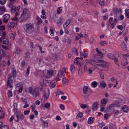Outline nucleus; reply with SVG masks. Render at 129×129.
<instances>
[{
	"mask_svg": "<svg viewBox=\"0 0 129 129\" xmlns=\"http://www.w3.org/2000/svg\"><path fill=\"white\" fill-rule=\"evenodd\" d=\"M101 64L104 68H107L109 66V64L108 62L104 61L103 60H101Z\"/></svg>",
	"mask_w": 129,
	"mask_h": 129,
	"instance_id": "9b49d317",
	"label": "nucleus"
},
{
	"mask_svg": "<svg viewBox=\"0 0 129 129\" xmlns=\"http://www.w3.org/2000/svg\"><path fill=\"white\" fill-rule=\"evenodd\" d=\"M7 39L5 38H0V42H3L5 44H7L8 43Z\"/></svg>",
	"mask_w": 129,
	"mask_h": 129,
	"instance_id": "5701e85b",
	"label": "nucleus"
},
{
	"mask_svg": "<svg viewBox=\"0 0 129 129\" xmlns=\"http://www.w3.org/2000/svg\"><path fill=\"white\" fill-rule=\"evenodd\" d=\"M74 64H76L79 66H80L81 65V63L79 60H78L76 62L74 61Z\"/></svg>",
	"mask_w": 129,
	"mask_h": 129,
	"instance_id": "79ce46f5",
	"label": "nucleus"
},
{
	"mask_svg": "<svg viewBox=\"0 0 129 129\" xmlns=\"http://www.w3.org/2000/svg\"><path fill=\"white\" fill-rule=\"evenodd\" d=\"M84 70V71L87 72L88 71V69L86 65H84L83 67Z\"/></svg>",
	"mask_w": 129,
	"mask_h": 129,
	"instance_id": "774afa93",
	"label": "nucleus"
},
{
	"mask_svg": "<svg viewBox=\"0 0 129 129\" xmlns=\"http://www.w3.org/2000/svg\"><path fill=\"white\" fill-rule=\"evenodd\" d=\"M12 74H9L8 76V81L7 85L8 86L11 87L10 85L11 83H13V79L14 77L16 76V70L15 68H13L12 69Z\"/></svg>",
	"mask_w": 129,
	"mask_h": 129,
	"instance_id": "7ed1b4c3",
	"label": "nucleus"
},
{
	"mask_svg": "<svg viewBox=\"0 0 129 129\" xmlns=\"http://www.w3.org/2000/svg\"><path fill=\"white\" fill-rule=\"evenodd\" d=\"M124 100L121 99H119L115 102V105L117 107L123 105L124 103Z\"/></svg>",
	"mask_w": 129,
	"mask_h": 129,
	"instance_id": "1a4fd4ad",
	"label": "nucleus"
},
{
	"mask_svg": "<svg viewBox=\"0 0 129 129\" xmlns=\"http://www.w3.org/2000/svg\"><path fill=\"white\" fill-rule=\"evenodd\" d=\"M83 114L81 113H78L77 115L76 118H78L79 117L81 118L83 116Z\"/></svg>",
	"mask_w": 129,
	"mask_h": 129,
	"instance_id": "5fc2aeb1",
	"label": "nucleus"
},
{
	"mask_svg": "<svg viewBox=\"0 0 129 129\" xmlns=\"http://www.w3.org/2000/svg\"><path fill=\"white\" fill-rule=\"evenodd\" d=\"M24 30L26 32L29 34L32 33L33 32L34 24L31 23H27L23 25Z\"/></svg>",
	"mask_w": 129,
	"mask_h": 129,
	"instance_id": "f03ea898",
	"label": "nucleus"
},
{
	"mask_svg": "<svg viewBox=\"0 0 129 129\" xmlns=\"http://www.w3.org/2000/svg\"><path fill=\"white\" fill-rule=\"evenodd\" d=\"M5 26L4 25L0 26V31H4L5 29Z\"/></svg>",
	"mask_w": 129,
	"mask_h": 129,
	"instance_id": "13d9d810",
	"label": "nucleus"
},
{
	"mask_svg": "<svg viewBox=\"0 0 129 129\" xmlns=\"http://www.w3.org/2000/svg\"><path fill=\"white\" fill-rule=\"evenodd\" d=\"M22 87L21 85V83H18L16 85V88H17L18 87Z\"/></svg>",
	"mask_w": 129,
	"mask_h": 129,
	"instance_id": "338daca9",
	"label": "nucleus"
},
{
	"mask_svg": "<svg viewBox=\"0 0 129 129\" xmlns=\"http://www.w3.org/2000/svg\"><path fill=\"white\" fill-rule=\"evenodd\" d=\"M10 16V14H6L4 15L3 16V21L4 23H7L8 22Z\"/></svg>",
	"mask_w": 129,
	"mask_h": 129,
	"instance_id": "0eeeda50",
	"label": "nucleus"
},
{
	"mask_svg": "<svg viewBox=\"0 0 129 129\" xmlns=\"http://www.w3.org/2000/svg\"><path fill=\"white\" fill-rule=\"evenodd\" d=\"M99 4L101 6H103L104 5V1H100L99 2Z\"/></svg>",
	"mask_w": 129,
	"mask_h": 129,
	"instance_id": "052dcab7",
	"label": "nucleus"
},
{
	"mask_svg": "<svg viewBox=\"0 0 129 129\" xmlns=\"http://www.w3.org/2000/svg\"><path fill=\"white\" fill-rule=\"evenodd\" d=\"M94 67L95 69H98L100 71H102L104 70V68L102 67L101 63L95 65Z\"/></svg>",
	"mask_w": 129,
	"mask_h": 129,
	"instance_id": "ddd939ff",
	"label": "nucleus"
},
{
	"mask_svg": "<svg viewBox=\"0 0 129 129\" xmlns=\"http://www.w3.org/2000/svg\"><path fill=\"white\" fill-rule=\"evenodd\" d=\"M11 11L12 13L15 12L16 11V8L14 6H13L11 8Z\"/></svg>",
	"mask_w": 129,
	"mask_h": 129,
	"instance_id": "a19ab883",
	"label": "nucleus"
},
{
	"mask_svg": "<svg viewBox=\"0 0 129 129\" xmlns=\"http://www.w3.org/2000/svg\"><path fill=\"white\" fill-rule=\"evenodd\" d=\"M78 75L79 76H80L82 75L83 74L82 70L80 68H78Z\"/></svg>",
	"mask_w": 129,
	"mask_h": 129,
	"instance_id": "473e14b6",
	"label": "nucleus"
},
{
	"mask_svg": "<svg viewBox=\"0 0 129 129\" xmlns=\"http://www.w3.org/2000/svg\"><path fill=\"white\" fill-rule=\"evenodd\" d=\"M43 85L44 83L43 82H40V85L39 86V88L41 92H42L43 91Z\"/></svg>",
	"mask_w": 129,
	"mask_h": 129,
	"instance_id": "4be33fe9",
	"label": "nucleus"
},
{
	"mask_svg": "<svg viewBox=\"0 0 129 129\" xmlns=\"http://www.w3.org/2000/svg\"><path fill=\"white\" fill-rule=\"evenodd\" d=\"M115 12L117 14L120 15L121 14L122 11L120 9H116L115 10Z\"/></svg>",
	"mask_w": 129,
	"mask_h": 129,
	"instance_id": "e433bc0d",
	"label": "nucleus"
},
{
	"mask_svg": "<svg viewBox=\"0 0 129 129\" xmlns=\"http://www.w3.org/2000/svg\"><path fill=\"white\" fill-rule=\"evenodd\" d=\"M54 73V71L52 70H47V75L49 78L51 77Z\"/></svg>",
	"mask_w": 129,
	"mask_h": 129,
	"instance_id": "2eb2a0df",
	"label": "nucleus"
},
{
	"mask_svg": "<svg viewBox=\"0 0 129 129\" xmlns=\"http://www.w3.org/2000/svg\"><path fill=\"white\" fill-rule=\"evenodd\" d=\"M30 68V67L29 66L28 67L27 69L26 72V74L27 76H28L29 74Z\"/></svg>",
	"mask_w": 129,
	"mask_h": 129,
	"instance_id": "de8ad7c7",
	"label": "nucleus"
},
{
	"mask_svg": "<svg viewBox=\"0 0 129 129\" xmlns=\"http://www.w3.org/2000/svg\"><path fill=\"white\" fill-rule=\"evenodd\" d=\"M62 81L63 84L64 85L67 84L68 83V80L65 77H64L62 79Z\"/></svg>",
	"mask_w": 129,
	"mask_h": 129,
	"instance_id": "393cba45",
	"label": "nucleus"
},
{
	"mask_svg": "<svg viewBox=\"0 0 129 129\" xmlns=\"http://www.w3.org/2000/svg\"><path fill=\"white\" fill-rule=\"evenodd\" d=\"M15 25V23L14 22H9L7 25L8 29H10L11 28H13L14 27Z\"/></svg>",
	"mask_w": 129,
	"mask_h": 129,
	"instance_id": "4468645a",
	"label": "nucleus"
},
{
	"mask_svg": "<svg viewBox=\"0 0 129 129\" xmlns=\"http://www.w3.org/2000/svg\"><path fill=\"white\" fill-rule=\"evenodd\" d=\"M74 53L75 54L77 55L78 54V53L77 52V50L75 48H74L72 49Z\"/></svg>",
	"mask_w": 129,
	"mask_h": 129,
	"instance_id": "603ef678",
	"label": "nucleus"
},
{
	"mask_svg": "<svg viewBox=\"0 0 129 129\" xmlns=\"http://www.w3.org/2000/svg\"><path fill=\"white\" fill-rule=\"evenodd\" d=\"M16 2V0H9V3L10 5L14 4Z\"/></svg>",
	"mask_w": 129,
	"mask_h": 129,
	"instance_id": "6e6d98bb",
	"label": "nucleus"
},
{
	"mask_svg": "<svg viewBox=\"0 0 129 129\" xmlns=\"http://www.w3.org/2000/svg\"><path fill=\"white\" fill-rule=\"evenodd\" d=\"M45 107L47 108H49L50 106V104L49 103H45Z\"/></svg>",
	"mask_w": 129,
	"mask_h": 129,
	"instance_id": "4d7b16f0",
	"label": "nucleus"
},
{
	"mask_svg": "<svg viewBox=\"0 0 129 129\" xmlns=\"http://www.w3.org/2000/svg\"><path fill=\"white\" fill-rule=\"evenodd\" d=\"M56 95H63L64 94V93L60 89H58L56 92Z\"/></svg>",
	"mask_w": 129,
	"mask_h": 129,
	"instance_id": "2f4dec72",
	"label": "nucleus"
},
{
	"mask_svg": "<svg viewBox=\"0 0 129 129\" xmlns=\"http://www.w3.org/2000/svg\"><path fill=\"white\" fill-rule=\"evenodd\" d=\"M56 84L55 83H51L50 84L49 86L51 88H52L55 87Z\"/></svg>",
	"mask_w": 129,
	"mask_h": 129,
	"instance_id": "ea45409f",
	"label": "nucleus"
},
{
	"mask_svg": "<svg viewBox=\"0 0 129 129\" xmlns=\"http://www.w3.org/2000/svg\"><path fill=\"white\" fill-rule=\"evenodd\" d=\"M128 63V62L126 60H124L122 61V64L123 66H125L127 65Z\"/></svg>",
	"mask_w": 129,
	"mask_h": 129,
	"instance_id": "09e8293b",
	"label": "nucleus"
},
{
	"mask_svg": "<svg viewBox=\"0 0 129 129\" xmlns=\"http://www.w3.org/2000/svg\"><path fill=\"white\" fill-rule=\"evenodd\" d=\"M6 0H0V4L2 5H4L6 3Z\"/></svg>",
	"mask_w": 129,
	"mask_h": 129,
	"instance_id": "680f3d73",
	"label": "nucleus"
},
{
	"mask_svg": "<svg viewBox=\"0 0 129 129\" xmlns=\"http://www.w3.org/2000/svg\"><path fill=\"white\" fill-rule=\"evenodd\" d=\"M63 19L62 17H60L57 22V24L58 26H60L62 23V20Z\"/></svg>",
	"mask_w": 129,
	"mask_h": 129,
	"instance_id": "aec40b11",
	"label": "nucleus"
},
{
	"mask_svg": "<svg viewBox=\"0 0 129 129\" xmlns=\"http://www.w3.org/2000/svg\"><path fill=\"white\" fill-rule=\"evenodd\" d=\"M4 113L3 112L0 113V119L4 118Z\"/></svg>",
	"mask_w": 129,
	"mask_h": 129,
	"instance_id": "0e129e2a",
	"label": "nucleus"
},
{
	"mask_svg": "<svg viewBox=\"0 0 129 129\" xmlns=\"http://www.w3.org/2000/svg\"><path fill=\"white\" fill-rule=\"evenodd\" d=\"M70 70L72 73L74 72L75 71L74 66L73 64H72L70 66Z\"/></svg>",
	"mask_w": 129,
	"mask_h": 129,
	"instance_id": "c85d7f7f",
	"label": "nucleus"
},
{
	"mask_svg": "<svg viewBox=\"0 0 129 129\" xmlns=\"http://www.w3.org/2000/svg\"><path fill=\"white\" fill-rule=\"evenodd\" d=\"M71 22V21L69 19H67L66 20V22L65 23V24H63V28H66L67 27V26L69 25V24Z\"/></svg>",
	"mask_w": 129,
	"mask_h": 129,
	"instance_id": "412c9836",
	"label": "nucleus"
},
{
	"mask_svg": "<svg viewBox=\"0 0 129 129\" xmlns=\"http://www.w3.org/2000/svg\"><path fill=\"white\" fill-rule=\"evenodd\" d=\"M49 89L48 88H47L44 90L43 97L46 100L49 97Z\"/></svg>",
	"mask_w": 129,
	"mask_h": 129,
	"instance_id": "6e6552de",
	"label": "nucleus"
},
{
	"mask_svg": "<svg viewBox=\"0 0 129 129\" xmlns=\"http://www.w3.org/2000/svg\"><path fill=\"white\" fill-rule=\"evenodd\" d=\"M37 23L39 25L42 22V21L41 18H40L38 16H37Z\"/></svg>",
	"mask_w": 129,
	"mask_h": 129,
	"instance_id": "bb28decb",
	"label": "nucleus"
},
{
	"mask_svg": "<svg viewBox=\"0 0 129 129\" xmlns=\"http://www.w3.org/2000/svg\"><path fill=\"white\" fill-rule=\"evenodd\" d=\"M64 75V74L62 73V71H60L58 73L57 75L56 76V79H59L61 78L62 76H63Z\"/></svg>",
	"mask_w": 129,
	"mask_h": 129,
	"instance_id": "a211bd4d",
	"label": "nucleus"
},
{
	"mask_svg": "<svg viewBox=\"0 0 129 129\" xmlns=\"http://www.w3.org/2000/svg\"><path fill=\"white\" fill-rule=\"evenodd\" d=\"M83 37V35L82 34H79L78 36H77L76 37L75 40H77L80 39L81 37Z\"/></svg>",
	"mask_w": 129,
	"mask_h": 129,
	"instance_id": "c03bdc74",
	"label": "nucleus"
},
{
	"mask_svg": "<svg viewBox=\"0 0 129 129\" xmlns=\"http://www.w3.org/2000/svg\"><path fill=\"white\" fill-rule=\"evenodd\" d=\"M30 13L29 11L27 9L24 8L22 10V13L20 15L21 20L20 22H22L29 20L30 17Z\"/></svg>",
	"mask_w": 129,
	"mask_h": 129,
	"instance_id": "f257e3e1",
	"label": "nucleus"
},
{
	"mask_svg": "<svg viewBox=\"0 0 129 129\" xmlns=\"http://www.w3.org/2000/svg\"><path fill=\"white\" fill-rule=\"evenodd\" d=\"M114 104H111L109 106L108 108V110L109 111H110L111 110H112L114 108Z\"/></svg>",
	"mask_w": 129,
	"mask_h": 129,
	"instance_id": "c9c22d12",
	"label": "nucleus"
},
{
	"mask_svg": "<svg viewBox=\"0 0 129 129\" xmlns=\"http://www.w3.org/2000/svg\"><path fill=\"white\" fill-rule=\"evenodd\" d=\"M97 83L95 81L92 82L91 84V85L92 87H95L97 86Z\"/></svg>",
	"mask_w": 129,
	"mask_h": 129,
	"instance_id": "4c0bfd02",
	"label": "nucleus"
},
{
	"mask_svg": "<svg viewBox=\"0 0 129 129\" xmlns=\"http://www.w3.org/2000/svg\"><path fill=\"white\" fill-rule=\"evenodd\" d=\"M107 102V100L106 99H104L101 100V104H105Z\"/></svg>",
	"mask_w": 129,
	"mask_h": 129,
	"instance_id": "f704fd0d",
	"label": "nucleus"
},
{
	"mask_svg": "<svg viewBox=\"0 0 129 129\" xmlns=\"http://www.w3.org/2000/svg\"><path fill=\"white\" fill-rule=\"evenodd\" d=\"M28 90L30 94H32L33 96L37 97L40 96L39 90L36 88L33 89L31 87H29Z\"/></svg>",
	"mask_w": 129,
	"mask_h": 129,
	"instance_id": "20e7f679",
	"label": "nucleus"
},
{
	"mask_svg": "<svg viewBox=\"0 0 129 129\" xmlns=\"http://www.w3.org/2000/svg\"><path fill=\"white\" fill-rule=\"evenodd\" d=\"M106 85V83L103 81L100 82V86L101 87V88H104L105 87Z\"/></svg>",
	"mask_w": 129,
	"mask_h": 129,
	"instance_id": "b1692460",
	"label": "nucleus"
},
{
	"mask_svg": "<svg viewBox=\"0 0 129 129\" xmlns=\"http://www.w3.org/2000/svg\"><path fill=\"white\" fill-rule=\"evenodd\" d=\"M53 29L52 28H50V34L51 36H53Z\"/></svg>",
	"mask_w": 129,
	"mask_h": 129,
	"instance_id": "e2e57ef3",
	"label": "nucleus"
},
{
	"mask_svg": "<svg viewBox=\"0 0 129 129\" xmlns=\"http://www.w3.org/2000/svg\"><path fill=\"white\" fill-rule=\"evenodd\" d=\"M1 129H9V127L7 125H4L2 126Z\"/></svg>",
	"mask_w": 129,
	"mask_h": 129,
	"instance_id": "bf43d9fd",
	"label": "nucleus"
},
{
	"mask_svg": "<svg viewBox=\"0 0 129 129\" xmlns=\"http://www.w3.org/2000/svg\"><path fill=\"white\" fill-rule=\"evenodd\" d=\"M96 51L97 52V53L101 56L103 55V54L97 48H96Z\"/></svg>",
	"mask_w": 129,
	"mask_h": 129,
	"instance_id": "3c124183",
	"label": "nucleus"
},
{
	"mask_svg": "<svg viewBox=\"0 0 129 129\" xmlns=\"http://www.w3.org/2000/svg\"><path fill=\"white\" fill-rule=\"evenodd\" d=\"M95 62H96L97 63L99 62L98 61H96L94 60H90L89 64H90L92 65H93L95 64Z\"/></svg>",
	"mask_w": 129,
	"mask_h": 129,
	"instance_id": "58836bf2",
	"label": "nucleus"
},
{
	"mask_svg": "<svg viewBox=\"0 0 129 129\" xmlns=\"http://www.w3.org/2000/svg\"><path fill=\"white\" fill-rule=\"evenodd\" d=\"M20 13L17 12L15 14L14 17L12 19V20H15V21H17L18 19L21 18V17H20V16H19Z\"/></svg>",
	"mask_w": 129,
	"mask_h": 129,
	"instance_id": "9d476101",
	"label": "nucleus"
},
{
	"mask_svg": "<svg viewBox=\"0 0 129 129\" xmlns=\"http://www.w3.org/2000/svg\"><path fill=\"white\" fill-rule=\"evenodd\" d=\"M9 37L10 38L12 39L14 38V36L13 33H9Z\"/></svg>",
	"mask_w": 129,
	"mask_h": 129,
	"instance_id": "69168bd1",
	"label": "nucleus"
},
{
	"mask_svg": "<svg viewBox=\"0 0 129 129\" xmlns=\"http://www.w3.org/2000/svg\"><path fill=\"white\" fill-rule=\"evenodd\" d=\"M29 52H27L25 54V58L27 60H28L30 58V56L29 55Z\"/></svg>",
	"mask_w": 129,
	"mask_h": 129,
	"instance_id": "49530a36",
	"label": "nucleus"
},
{
	"mask_svg": "<svg viewBox=\"0 0 129 129\" xmlns=\"http://www.w3.org/2000/svg\"><path fill=\"white\" fill-rule=\"evenodd\" d=\"M122 110L123 112L126 113L128 111V108L126 106H124L122 107Z\"/></svg>",
	"mask_w": 129,
	"mask_h": 129,
	"instance_id": "c756f323",
	"label": "nucleus"
},
{
	"mask_svg": "<svg viewBox=\"0 0 129 129\" xmlns=\"http://www.w3.org/2000/svg\"><path fill=\"white\" fill-rule=\"evenodd\" d=\"M61 7H59L57 8V13L58 14H59L61 13L62 10V9H61Z\"/></svg>",
	"mask_w": 129,
	"mask_h": 129,
	"instance_id": "a18cd8bd",
	"label": "nucleus"
},
{
	"mask_svg": "<svg viewBox=\"0 0 129 129\" xmlns=\"http://www.w3.org/2000/svg\"><path fill=\"white\" fill-rule=\"evenodd\" d=\"M16 116L17 118V119H15L16 121L17 122H18L19 119L18 118L19 117V120H22L23 119H24V117L23 115L22 114H20L19 116L17 114H16Z\"/></svg>",
	"mask_w": 129,
	"mask_h": 129,
	"instance_id": "f8f14e48",
	"label": "nucleus"
},
{
	"mask_svg": "<svg viewBox=\"0 0 129 129\" xmlns=\"http://www.w3.org/2000/svg\"><path fill=\"white\" fill-rule=\"evenodd\" d=\"M0 54H1L2 56H4L5 55V54L4 52L2 49L0 48Z\"/></svg>",
	"mask_w": 129,
	"mask_h": 129,
	"instance_id": "864d4df0",
	"label": "nucleus"
},
{
	"mask_svg": "<svg viewBox=\"0 0 129 129\" xmlns=\"http://www.w3.org/2000/svg\"><path fill=\"white\" fill-rule=\"evenodd\" d=\"M84 57L85 58H87L88 56V53L87 51H84Z\"/></svg>",
	"mask_w": 129,
	"mask_h": 129,
	"instance_id": "8fccbe9b",
	"label": "nucleus"
},
{
	"mask_svg": "<svg viewBox=\"0 0 129 129\" xmlns=\"http://www.w3.org/2000/svg\"><path fill=\"white\" fill-rule=\"evenodd\" d=\"M12 84V83H11L10 84L12 86H10L8 85L7 82V89L8 91L7 94L9 97H11L13 95V94H12V92L11 91L13 88Z\"/></svg>",
	"mask_w": 129,
	"mask_h": 129,
	"instance_id": "423d86ee",
	"label": "nucleus"
},
{
	"mask_svg": "<svg viewBox=\"0 0 129 129\" xmlns=\"http://www.w3.org/2000/svg\"><path fill=\"white\" fill-rule=\"evenodd\" d=\"M125 14L127 17L129 18V9H126L125 10Z\"/></svg>",
	"mask_w": 129,
	"mask_h": 129,
	"instance_id": "72a5a7b5",
	"label": "nucleus"
},
{
	"mask_svg": "<svg viewBox=\"0 0 129 129\" xmlns=\"http://www.w3.org/2000/svg\"><path fill=\"white\" fill-rule=\"evenodd\" d=\"M94 119V117H89L88 119V124H91L93 122Z\"/></svg>",
	"mask_w": 129,
	"mask_h": 129,
	"instance_id": "cd10ccee",
	"label": "nucleus"
},
{
	"mask_svg": "<svg viewBox=\"0 0 129 129\" xmlns=\"http://www.w3.org/2000/svg\"><path fill=\"white\" fill-rule=\"evenodd\" d=\"M107 56L109 58L112 59H113L114 57V56L111 53L108 54Z\"/></svg>",
	"mask_w": 129,
	"mask_h": 129,
	"instance_id": "37998d69",
	"label": "nucleus"
},
{
	"mask_svg": "<svg viewBox=\"0 0 129 129\" xmlns=\"http://www.w3.org/2000/svg\"><path fill=\"white\" fill-rule=\"evenodd\" d=\"M91 91L87 86H85L83 89V93L84 94V96L86 98L88 97L89 95L91 94Z\"/></svg>",
	"mask_w": 129,
	"mask_h": 129,
	"instance_id": "39448f33",
	"label": "nucleus"
},
{
	"mask_svg": "<svg viewBox=\"0 0 129 129\" xmlns=\"http://www.w3.org/2000/svg\"><path fill=\"white\" fill-rule=\"evenodd\" d=\"M20 52L21 51L19 48H17L15 52V56H16L17 55H18L19 54Z\"/></svg>",
	"mask_w": 129,
	"mask_h": 129,
	"instance_id": "7c9ffc66",
	"label": "nucleus"
},
{
	"mask_svg": "<svg viewBox=\"0 0 129 129\" xmlns=\"http://www.w3.org/2000/svg\"><path fill=\"white\" fill-rule=\"evenodd\" d=\"M121 45L123 50L124 51L126 50L127 49L126 46L125 42L123 41L121 43Z\"/></svg>",
	"mask_w": 129,
	"mask_h": 129,
	"instance_id": "a878e982",
	"label": "nucleus"
},
{
	"mask_svg": "<svg viewBox=\"0 0 129 129\" xmlns=\"http://www.w3.org/2000/svg\"><path fill=\"white\" fill-rule=\"evenodd\" d=\"M98 104L97 102H95L92 105V109L93 111L96 110L98 109Z\"/></svg>",
	"mask_w": 129,
	"mask_h": 129,
	"instance_id": "f3484780",
	"label": "nucleus"
},
{
	"mask_svg": "<svg viewBox=\"0 0 129 129\" xmlns=\"http://www.w3.org/2000/svg\"><path fill=\"white\" fill-rule=\"evenodd\" d=\"M6 11V8L4 6H0V15L3 14Z\"/></svg>",
	"mask_w": 129,
	"mask_h": 129,
	"instance_id": "dca6fc26",
	"label": "nucleus"
},
{
	"mask_svg": "<svg viewBox=\"0 0 129 129\" xmlns=\"http://www.w3.org/2000/svg\"><path fill=\"white\" fill-rule=\"evenodd\" d=\"M6 33L5 31H0V38H5L6 35Z\"/></svg>",
	"mask_w": 129,
	"mask_h": 129,
	"instance_id": "6ab92c4d",
	"label": "nucleus"
}]
</instances>
